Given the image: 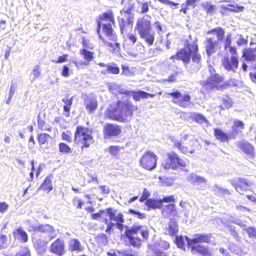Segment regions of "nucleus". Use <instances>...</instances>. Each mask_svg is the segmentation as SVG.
<instances>
[{
	"label": "nucleus",
	"instance_id": "obj_2",
	"mask_svg": "<svg viewBox=\"0 0 256 256\" xmlns=\"http://www.w3.org/2000/svg\"><path fill=\"white\" fill-rule=\"evenodd\" d=\"M74 139L78 144H81L82 147L86 148L88 147L94 142L91 132L88 128L82 126L77 127Z\"/></svg>",
	"mask_w": 256,
	"mask_h": 256
},
{
	"label": "nucleus",
	"instance_id": "obj_25",
	"mask_svg": "<svg viewBox=\"0 0 256 256\" xmlns=\"http://www.w3.org/2000/svg\"><path fill=\"white\" fill-rule=\"evenodd\" d=\"M188 180L194 184L201 185L206 182V180L203 178L198 176L194 173L190 174Z\"/></svg>",
	"mask_w": 256,
	"mask_h": 256
},
{
	"label": "nucleus",
	"instance_id": "obj_44",
	"mask_svg": "<svg viewBox=\"0 0 256 256\" xmlns=\"http://www.w3.org/2000/svg\"><path fill=\"white\" fill-rule=\"evenodd\" d=\"M16 256H30V250L26 246L22 248Z\"/></svg>",
	"mask_w": 256,
	"mask_h": 256
},
{
	"label": "nucleus",
	"instance_id": "obj_53",
	"mask_svg": "<svg viewBox=\"0 0 256 256\" xmlns=\"http://www.w3.org/2000/svg\"><path fill=\"white\" fill-rule=\"evenodd\" d=\"M194 120L198 123L203 124L207 122L206 118L201 114H198L194 117Z\"/></svg>",
	"mask_w": 256,
	"mask_h": 256
},
{
	"label": "nucleus",
	"instance_id": "obj_46",
	"mask_svg": "<svg viewBox=\"0 0 256 256\" xmlns=\"http://www.w3.org/2000/svg\"><path fill=\"white\" fill-rule=\"evenodd\" d=\"M102 18L103 20H106L113 24L114 22L112 14L111 12L104 13Z\"/></svg>",
	"mask_w": 256,
	"mask_h": 256
},
{
	"label": "nucleus",
	"instance_id": "obj_37",
	"mask_svg": "<svg viewBox=\"0 0 256 256\" xmlns=\"http://www.w3.org/2000/svg\"><path fill=\"white\" fill-rule=\"evenodd\" d=\"M52 138L50 134L46 133L40 134L38 136V140L40 144L48 142Z\"/></svg>",
	"mask_w": 256,
	"mask_h": 256
},
{
	"label": "nucleus",
	"instance_id": "obj_57",
	"mask_svg": "<svg viewBox=\"0 0 256 256\" xmlns=\"http://www.w3.org/2000/svg\"><path fill=\"white\" fill-rule=\"evenodd\" d=\"M160 49L158 48H150L148 52V56L150 57L156 56L158 54V51Z\"/></svg>",
	"mask_w": 256,
	"mask_h": 256
},
{
	"label": "nucleus",
	"instance_id": "obj_51",
	"mask_svg": "<svg viewBox=\"0 0 256 256\" xmlns=\"http://www.w3.org/2000/svg\"><path fill=\"white\" fill-rule=\"evenodd\" d=\"M167 210L170 216H176V210L175 208V206L174 204H170L168 206Z\"/></svg>",
	"mask_w": 256,
	"mask_h": 256
},
{
	"label": "nucleus",
	"instance_id": "obj_56",
	"mask_svg": "<svg viewBox=\"0 0 256 256\" xmlns=\"http://www.w3.org/2000/svg\"><path fill=\"white\" fill-rule=\"evenodd\" d=\"M130 212L132 214L136 215L138 218L142 219L145 218V214L142 213H140L138 211H136L134 210H130Z\"/></svg>",
	"mask_w": 256,
	"mask_h": 256
},
{
	"label": "nucleus",
	"instance_id": "obj_26",
	"mask_svg": "<svg viewBox=\"0 0 256 256\" xmlns=\"http://www.w3.org/2000/svg\"><path fill=\"white\" fill-rule=\"evenodd\" d=\"M178 232V226L176 222L171 220L168 224V226L166 230V234L170 236H175Z\"/></svg>",
	"mask_w": 256,
	"mask_h": 256
},
{
	"label": "nucleus",
	"instance_id": "obj_64",
	"mask_svg": "<svg viewBox=\"0 0 256 256\" xmlns=\"http://www.w3.org/2000/svg\"><path fill=\"white\" fill-rule=\"evenodd\" d=\"M150 194L148 190H146V188L144 189L143 194L140 198V201L143 202L146 200V198L149 196Z\"/></svg>",
	"mask_w": 256,
	"mask_h": 256
},
{
	"label": "nucleus",
	"instance_id": "obj_42",
	"mask_svg": "<svg viewBox=\"0 0 256 256\" xmlns=\"http://www.w3.org/2000/svg\"><path fill=\"white\" fill-rule=\"evenodd\" d=\"M62 102L64 104V111L66 112H69L70 106L72 104V98H64L62 99Z\"/></svg>",
	"mask_w": 256,
	"mask_h": 256
},
{
	"label": "nucleus",
	"instance_id": "obj_43",
	"mask_svg": "<svg viewBox=\"0 0 256 256\" xmlns=\"http://www.w3.org/2000/svg\"><path fill=\"white\" fill-rule=\"evenodd\" d=\"M232 106V101L230 98L227 100H224L222 101V104L220 106L222 110H228Z\"/></svg>",
	"mask_w": 256,
	"mask_h": 256
},
{
	"label": "nucleus",
	"instance_id": "obj_13",
	"mask_svg": "<svg viewBox=\"0 0 256 256\" xmlns=\"http://www.w3.org/2000/svg\"><path fill=\"white\" fill-rule=\"evenodd\" d=\"M168 156L171 160V166H170L168 164H166L165 166L166 167L172 166V170H176L178 168V166L182 167H186V162L178 156V155L174 152L168 153Z\"/></svg>",
	"mask_w": 256,
	"mask_h": 256
},
{
	"label": "nucleus",
	"instance_id": "obj_3",
	"mask_svg": "<svg viewBox=\"0 0 256 256\" xmlns=\"http://www.w3.org/2000/svg\"><path fill=\"white\" fill-rule=\"evenodd\" d=\"M198 51V46L196 42H194L192 44H188L187 48L182 49L176 54L177 59L182 60L186 68H188L190 57H192L194 52H197Z\"/></svg>",
	"mask_w": 256,
	"mask_h": 256
},
{
	"label": "nucleus",
	"instance_id": "obj_4",
	"mask_svg": "<svg viewBox=\"0 0 256 256\" xmlns=\"http://www.w3.org/2000/svg\"><path fill=\"white\" fill-rule=\"evenodd\" d=\"M158 158V156L152 152L148 151L141 158L140 165L144 168L152 170L156 168Z\"/></svg>",
	"mask_w": 256,
	"mask_h": 256
},
{
	"label": "nucleus",
	"instance_id": "obj_35",
	"mask_svg": "<svg viewBox=\"0 0 256 256\" xmlns=\"http://www.w3.org/2000/svg\"><path fill=\"white\" fill-rule=\"evenodd\" d=\"M80 54L83 56L84 58L88 62L92 61L94 58V53L88 51L85 48L80 50Z\"/></svg>",
	"mask_w": 256,
	"mask_h": 256
},
{
	"label": "nucleus",
	"instance_id": "obj_22",
	"mask_svg": "<svg viewBox=\"0 0 256 256\" xmlns=\"http://www.w3.org/2000/svg\"><path fill=\"white\" fill-rule=\"evenodd\" d=\"M132 93L133 98L136 101L140 100V99L148 98L149 97L152 98L155 96L154 94H150L142 90L132 92Z\"/></svg>",
	"mask_w": 256,
	"mask_h": 256
},
{
	"label": "nucleus",
	"instance_id": "obj_32",
	"mask_svg": "<svg viewBox=\"0 0 256 256\" xmlns=\"http://www.w3.org/2000/svg\"><path fill=\"white\" fill-rule=\"evenodd\" d=\"M191 250L192 252H196L201 254L202 255L206 254L208 252L207 247L204 246H202L201 244H197L194 246H190Z\"/></svg>",
	"mask_w": 256,
	"mask_h": 256
},
{
	"label": "nucleus",
	"instance_id": "obj_6",
	"mask_svg": "<svg viewBox=\"0 0 256 256\" xmlns=\"http://www.w3.org/2000/svg\"><path fill=\"white\" fill-rule=\"evenodd\" d=\"M168 94L172 96L174 98L173 102L180 106L186 108L190 104V97L188 94L182 95L178 91L169 93Z\"/></svg>",
	"mask_w": 256,
	"mask_h": 256
},
{
	"label": "nucleus",
	"instance_id": "obj_47",
	"mask_svg": "<svg viewBox=\"0 0 256 256\" xmlns=\"http://www.w3.org/2000/svg\"><path fill=\"white\" fill-rule=\"evenodd\" d=\"M98 36H99V38L102 41V42L106 44V46H109V47H110L112 48H114V50H116V48L114 46V44H112V43L111 42H108L106 40H105L101 36V34H100V24H98Z\"/></svg>",
	"mask_w": 256,
	"mask_h": 256
},
{
	"label": "nucleus",
	"instance_id": "obj_10",
	"mask_svg": "<svg viewBox=\"0 0 256 256\" xmlns=\"http://www.w3.org/2000/svg\"><path fill=\"white\" fill-rule=\"evenodd\" d=\"M210 238V234H196L192 238H190L188 236H186V240L190 246H192L197 245L196 244L200 242H208Z\"/></svg>",
	"mask_w": 256,
	"mask_h": 256
},
{
	"label": "nucleus",
	"instance_id": "obj_61",
	"mask_svg": "<svg viewBox=\"0 0 256 256\" xmlns=\"http://www.w3.org/2000/svg\"><path fill=\"white\" fill-rule=\"evenodd\" d=\"M68 58V55L67 54H64L62 56H60L58 58V60H52V62H56V63H62L65 62L67 60Z\"/></svg>",
	"mask_w": 256,
	"mask_h": 256
},
{
	"label": "nucleus",
	"instance_id": "obj_9",
	"mask_svg": "<svg viewBox=\"0 0 256 256\" xmlns=\"http://www.w3.org/2000/svg\"><path fill=\"white\" fill-rule=\"evenodd\" d=\"M150 16L146 15L138 22L136 28L138 30L140 34L150 31Z\"/></svg>",
	"mask_w": 256,
	"mask_h": 256
},
{
	"label": "nucleus",
	"instance_id": "obj_50",
	"mask_svg": "<svg viewBox=\"0 0 256 256\" xmlns=\"http://www.w3.org/2000/svg\"><path fill=\"white\" fill-rule=\"evenodd\" d=\"M122 74L127 76H130L133 75V72L130 70L129 67L128 66H126L124 65L122 66Z\"/></svg>",
	"mask_w": 256,
	"mask_h": 256
},
{
	"label": "nucleus",
	"instance_id": "obj_5",
	"mask_svg": "<svg viewBox=\"0 0 256 256\" xmlns=\"http://www.w3.org/2000/svg\"><path fill=\"white\" fill-rule=\"evenodd\" d=\"M103 132L104 138L110 139L120 135L122 132V128L118 124L106 123L104 126Z\"/></svg>",
	"mask_w": 256,
	"mask_h": 256
},
{
	"label": "nucleus",
	"instance_id": "obj_55",
	"mask_svg": "<svg viewBox=\"0 0 256 256\" xmlns=\"http://www.w3.org/2000/svg\"><path fill=\"white\" fill-rule=\"evenodd\" d=\"M232 8H226V10H228L232 12H238L242 11L244 8V6H234V5H230V6Z\"/></svg>",
	"mask_w": 256,
	"mask_h": 256
},
{
	"label": "nucleus",
	"instance_id": "obj_1",
	"mask_svg": "<svg viewBox=\"0 0 256 256\" xmlns=\"http://www.w3.org/2000/svg\"><path fill=\"white\" fill-rule=\"evenodd\" d=\"M208 78L200 80L202 90L204 92H209L214 88L218 89L222 86L223 78L216 73V70L212 66H208Z\"/></svg>",
	"mask_w": 256,
	"mask_h": 256
},
{
	"label": "nucleus",
	"instance_id": "obj_17",
	"mask_svg": "<svg viewBox=\"0 0 256 256\" xmlns=\"http://www.w3.org/2000/svg\"><path fill=\"white\" fill-rule=\"evenodd\" d=\"M68 250L70 252H82L84 247L80 241L76 238H70L68 242Z\"/></svg>",
	"mask_w": 256,
	"mask_h": 256
},
{
	"label": "nucleus",
	"instance_id": "obj_7",
	"mask_svg": "<svg viewBox=\"0 0 256 256\" xmlns=\"http://www.w3.org/2000/svg\"><path fill=\"white\" fill-rule=\"evenodd\" d=\"M50 251L58 256L64 255L66 250L64 241L62 238H57L50 246Z\"/></svg>",
	"mask_w": 256,
	"mask_h": 256
},
{
	"label": "nucleus",
	"instance_id": "obj_48",
	"mask_svg": "<svg viewBox=\"0 0 256 256\" xmlns=\"http://www.w3.org/2000/svg\"><path fill=\"white\" fill-rule=\"evenodd\" d=\"M134 230H137V232L140 231V234L144 238H147L148 236V230H146V228H144V226L143 228H134Z\"/></svg>",
	"mask_w": 256,
	"mask_h": 256
},
{
	"label": "nucleus",
	"instance_id": "obj_60",
	"mask_svg": "<svg viewBox=\"0 0 256 256\" xmlns=\"http://www.w3.org/2000/svg\"><path fill=\"white\" fill-rule=\"evenodd\" d=\"M14 94V89L12 87V86H10V92L8 94V99L6 100V103L8 104H10L11 100Z\"/></svg>",
	"mask_w": 256,
	"mask_h": 256
},
{
	"label": "nucleus",
	"instance_id": "obj_11",
	"mask_svg": "<svg viewBox=\"0 0 256 256\" xmlns=\"http://www.w3.org/2000/svg\"><path fill=\"white\" fill-rule=\"evenodd\" d=\"M201 66V56L198 52H194L192 56V62L190 66L188 65V68H186L189 72L191 73H193L197 72Z\"/></svg>",
	"mask_w": 256,
	"mask_h": 256
},
{
	"label": "nucleus",
	"instance_id": "obj_29",
	"mask_svg": "<svg viewBox=\"0 0 256 256\" xmlns=\"http://www.w3.org/2000/svg\"><path fill=\"white\" fill-rule=\"evenodd\" d=\"M140 35V38L144 39L149 46H151L153 44L154 40V36L153 33L148 32Z\"/></svg>",
	"mask_w": 256,
	"mask_h": 256
},
{
	"label": "nucleus",
	"instance_id": "obj_8",
	"mask_svg": "<svg viewBox=\"0 0 256 256\" xmlns=\"http://www.w3.org/2000/svg\"><path fill=\"white\" fill-rule=\"evenodd\" d=\"M204 45L206 52L208 56L214 54L221 47L220 42L212 38H206L204 42Z\"/></svg>",
	"mask_w": 256,
	"mask_h": 256
},
{
	"label": "nucleus",
	"instance_id": "obj_27",
	"mask_svg": "<svg viewBox=\"0 0 256 256\" xmlns=\"http://www.w3.org/2000/svg\"><path fill=\"white\" fill-rule=\"evenodd\" d=\"M145 204L148 208L153 209L160 208L162 206V201H160V200H154L152 198H149L145 202Z\"/></svg>",
	"mask_w": 256,
	"mask_h": 256
},
{
	"label": "nucleus",
	"instance_id": "obj_21",
	"mask_svg": "<svg viewBox=\"0 0 256 256\" xmlns=\"http://www.w3.org/2000/svg\"><path fill=\"white\" fill-rule=\"evenodd\" d=\"M206 34L208 35H216V40H218V42H220V41L224 39L225 32L224 30L221 27H217L211 30H208L206 32Z\"/></svg>",
	"mask_w": 256,
	"mask_h": 256
},
{
	"label": "nucleus",
	"instance_id": "obj_36",
	"mask_svg": "<svg viewBox=\"0 0 256 256\" xmlns=\"http://www.w3.org/2000/svg\"><path fill=\"white\" fill-rule=\"evenodd\" d=\"M174 146L177 148L179 150H180L182 153L184 154H186L188 153H193V151L190 150L188 147L182 146V144L180 143V142H178V140H174Z\"/></svg>",
	"mask_w": 256,
	"mask_h": 256
},
{
	"label": "nucleus",
	"instance_id": "obj_12",
	"mask_svg": "<svg viewBox=\"0 0 256 256\" xmlns=\"http://www.w3.org/2000/svg\"><path fill=\"white\" fill-rule=\"evenodd\" d=\"M238 56H224L222 60V65L224 68L228 71H234L238 67Z\"/></svg>",
	"mask_w": 256,
	"mask_h": 256
},
{
	"label": "nucleus",
	"instance_id": "obj_19",
	"mask_svg": "<svg viewBox=\"0 0 256 256\" xmlns=\"http://www.w3.org/2000/svg\"><path fill=\"white\" fill-rule=\"evenodd\" d=\"M13 236L14 238L22 241L23 242H26L28 240L27 234L21 227L16 228L14 229Z\"/></svg>",
	"mask_w": 256,
	"mask_h": 256
},
{
	"label": "nucleus",
	"instance_id": "obj_28",
	"mask_svg": "<svg viewBox=\"0 0 256 256\" xmlns=\"http://www.w3.org/2000/svg\"><path fill=\"white\" fill-rule=\"evenodd\" d=\"M214 135L216 138L222 142H228V137L226 133L219 128H216Z\"/></svg>",
	"mask_w": 256,
	"mask_h": 256
},
{
	"label": "nucleus",
	"instance_id": "obj_58",
	"mask_svg": "<svg viewBox=\"0 0 256 256\" xmlns=\"http://www.w3.org/2000/svg\"><path fill=\"white\" fill-rule=\"evenodd\" d=\"M246 231L250 237H256V228H255L250 227Z\"/></svg>",
	"mask_w": 256,
	"mask_h": 256
},
{
	"label": "nucleus",
	"instance_id": "obj_16",
	"mask_svg": "<svg viewBox=\"0 0 256 256\" xmlns=\"http://www.w3.org/2000/svg\"><path fill=\"white\" fill-rule=\"evenodd\" d=\"M250 184V182L244 178H238L233 183L236 190L241 194H243L246 191Z\"/></svg>",
	"mask_w": 256,
	"mask_h": 256
},
{
	"label": "nucleus",
	"instance_id": "obj_30",
	"mask_svg": "<svg viewBox=\"0 0 256 256\" xmlns=\"http://www.w3.org/2000/svg\"><path fill=\"white\" fill-rule=\"evenodd\" d=\"M86 107L90 111L94 110L98 106L97 101L94 98H88L86 101Z\"/></svg>",
	"mask_w": 256,
	"mask_h": 256
},
{
	"label": "nucleus",
	"instance_id": "obj_14",
	"mask_svg": "<svg viewBox=\"0 0 256 256\" xmlns=\"http://www.w3.org/2000/svg\"><path fill=\"white\" fill-rule=\"evenodd\" d=\"M132 113H108L110 119L119 122H129L132 118Z\"/></svg>",
	"mask_w": 256,
	"mask_h": 256
},
{
	"label": "nucleus",
	"instance_id": "obj_59",
	"mask_svg": "<svg viewBox=\"0 0 256 256\" xmlns=\"http://www.w3.org/2000/svg\"><path fill=\"white\" fill-rule=\"evenodd\" d=\"M162 201V202H174V196H170L164 197L163 199L160 200Z\"/></svg>",
	"mask_w": 256,
	"mask_h": 256
},
{
	"label": "nucleus",
	"instance_id": "obj_20",
	"mask_svg": "<svg viewBox=\"0 0 256 256\" xmlns=\"http://www.w3.org/2000/svg\"><path fill=\"white\" fill-rule=\"evenodd\" d=\"M102 29L103 32L109 38L110 40L114 42L117 40V36L114 32L110 24H102Z\"/></svg>",
	"mask_w": 256,
	"mask_h": 256
},
{
	"label": "nucleus",
	"instance_id": "obj_34",
	"mask_svg": "<svg viewBox=\"0 0 256 256\" xmlns=\"http://www.w3.org/2000/svg\"><path fill=\"white\" fill-rule=\"evenodd\" d=\"M134 2L133 0H129L125 5L124 8L121 10V14H124V16H126V14H130L132 10L134 7Z\"/></svg>",
	"mask_w": 256,
	"mask_h": 256
},
{
	"label": "nucleus",
	"instance_id": "obj_41",
	"mask_svg": "<svg viewBox=\"0 0 256 256\" xmlns=\"http://www.w3.org/2000/svg\"><path fill=\"white\" fill-rule=\"evenodd\" d=\"M38 128L42 130H50V127L49 126L46 125L45 122L40 119V115L39 114L38 116Z\"/></svg>",
	"mask_w": 256,
	"mask_h": 256
},
{
	"label": "nucleus",
	"instance_id": "obj_54",
	"mask_svg": "<svg viewBox=\"0 0 256 256\" xmlns=\"http://www.w3.org/2000/svg\"><path fill=\"white\" fill-rule=\"evenodd\" d=\"M236 43L239 46L246 45L248 43V40L244 38L242 35H240L238 36V38L236 42Z\"/></svg>",
	"mask_w": 256,
	"mask_h": 256
},
{
	"label": "nucleus",
	"instance_id": "obj_45",
	"mask_svg": "<svg viewBox=\"0 0 256 256\" xmlns=\"http://www.w3.org/2000/svg\"><path fill=\"white\" fill-rule=\"evenodd\" d=\"M59 150L61 152L71 153V148L64 143L61 142L59 144Z\"/></svg>",
	"mask_w": 256,
	"mask_h": 256
},
{
	"label": "nucleus",
	"instance_id": "obj_63",
	"mask_svg": "<svg viewBox=\"0 0 256 256\" xmlns=\"http://www.w3.org/2000/svg\"><path fill=\"white\" fill-rule=\"evenodd\" d=\"M39 69H40L39 66H35V68L33 70L32 74L34 76V79H36L39 76L40 74V72Z\"/></svg>",
	"mask_w": 256,
	"mask_h": 256
},
{
	"label": "nucleus",
	"instance_id": "obj_39",
	"mask_svg": "<svg viewBox=\"0 0 256 256\" xmlns=\"http://www.w3.org/2000/svg\"><path fill=\"white\" fill-rule=\"evenodd\" d=\"M128 238L130 243L134 246L138 247L140 246V240L139 238H136L135 236H127Z\"/></svg>",
	"mask_w": 256,
	"mask_h": 256
},
{
	"label": "nucleus",
	"instance_id": "obj_33",
	"mask_svg": "<svg viewBox=\"0 0 256 256\" xmlns=\"http://www.w3.org/2000/svg\"><path fill=\"white\" fill-rule=\"evenodd\" d=\"M28 226V230L30 232H39L40 224L39 223L28 220L26 222Z\"/></svg>",
	"mask_w": 256,
	"mask_h": 256
},
{
	"label": "nucleus",
	"instance_id": "obj_24",
	"mask_svg": "<svg viewBox=\"0 0 256 256\" xmlns=\"http://www.w3.org/2000/svg\"><path fill=\"white\" fill-rule=\"evenodd\" d=\"M242 56L246 60L250 61H256V48H250L244 50V51Z\"/></svg>",
	"mask_w": 256,
	"mask_h": 256
},
{
	"label": "nucleus",
	"instance_id": "obj_40",
	"mask_svg": "<svg viewBox=\"0 0 256 256\" xmlns=\"http://www.w3.org/2000/svg\"><path fill=\"white\" fill-rule=\"evenodd\" d=\"M202 8L207 12V13L212 14L214 10V6L210 4L208 2H205L202 4Z\"/></svg>",
	"mask_w": 256,
	"mask_h": 256
},
{
	"label": "nucleus",
	"instance_id": "obj_52",
	"mask_svg": "<svg viewBox=\"0 0 256 256\" xmlns=\"http://www.w3.org/2000/svg\"><path fill=\"white\" fill-rule=\"evenodd\" d=\"M176 243L178 246L182 249L184 248V241L182 236H176Z\"/></svg>",
	"mask_w": 256,
	"mask_h": 256
},
{
	"label": "nucleus",
	"instance_id": "obj_15",
	"mask_svg": "<svg viewBox=\"0 0 256 256\" xmlns=\"http://www.w3.org/2000/svg\"><path fill=\"white\" fill-rule=\"evenodd\" d=\"M238 146L241 148L250 158L255 157V152L253 146L246 142H238Z\"/></svg>",
	"mask_w": 256,
	"mask_h": 256
},
{
	"label": "nucleus",
	"instance_id": "obj_23",
	"mask_svg": "<svg viewBox=\"0 0 256 256\" xmlns=\"http://www.w3.org/2000/svg\"><path fill=\"white\" fill-rule=\"evenodd\" d=\"M39 232L48 234L51 238H54L56 236L54 228L48 224H40Z\"/></svg>",
	"mask_w": 256,
	"mask_h": 256
},
{
	"label": "nucleus",
	"instance_id": "obj_31",
	"mask_svg": "<svg viewBox=\"0 0 256 256\" xmlns=\"http://www.w3.org/2000/svg\"><path fill=\"white\" fill-rule=\"evenodd\" d=\"M52 180L51 176H47L44 182L42 184L40 188L44 190H48V192H50L52 190Z\"/></svg>",
	"mask_w": 256,
	"mask_h": 256
},
{
	"label": "nucleus",
	"instance_id": "obj_38",
	"mask_svg": "<svg viewBox=\"0 0 256 256\" xmlns=\"http://www.w3.org/2000/svg\"><path fill=\"white\" fill-rule=\"evenodd\" d=\"M143 228L142 226H134L132 228L130 229H127L126 231V236H134L136 235L137 236L140 234V231L137 232V230H133L134 228Z\"/></svg>",
	"mask_w": 256,
	"mask_h": 256
},
{
	"label": "nucleus",
	"instance_id": "obj_18",
	"mask_svg": "<svg viewBox=\"0 0 256 256\" xmlns=\"http://www.w3.org/2000/svg\"><path fill=\"white\" fill-rule=\"evenodd\" d=\"M106 216H108L110 220L119 223L124 222L123 215L122 214H116V210L112 208H108L106 210Z\"/></svg>",
	"mask_w": 256,
	"mask_h": 256
},
{
	"label": "nucleus",
	"instance_id": "obj_49",
	"mask_svg": "<svg viewBox=\"0 0 256 256\" xmlns=\"http://www.w3.org/2000/svg\"><path fill=\"white\" fill-rule=\"evenodd\" d=\"M106 68H108L110 74H116L120 73V68L118 66H113L109 64L106 66Z\"/></svg>",
	"mask_w": 256,
	"mask_h": 256
},
{
	"label": "nucleus",
	"instance_id": "obj_62",
	"mask_svg": "<svg viewBox=\"0 0 256 256\" xmlns=\"http://www.w3.org/2000/svg\"><path fill=\"white\" fill-rule=\"evenodd\" d=\"M106 213L105 210H100L96 214H91V217L93 220H97L98 218H100L102 214Z\"/></svg>",
	"mask_w": 256,
	"mask_h": 256
}]
</instances>
